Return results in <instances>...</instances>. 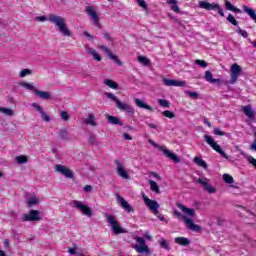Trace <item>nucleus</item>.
Listing matches in <instances>:
<instances>
[{
    "label": "nucleus",
    "instance_id": "51",
    "mask_svg": "<svg viewBox=\"0 0 256 256\" xmlns=\"http://www.w3.org/2000/svg\"><path fill=\"white\" fill-rule=\"evenodd\" d=\"M27 75H31V70L29 69H23L20 74L19 77L23 78V77H27Z\"/></svg>",
    "mask_w": 256,
    "mask_h": 256
},
{
    "label": "nucleus",
    "instance_id": "1",
    "mask_svg": "<svg viewBox=\"0 0 256 256\" xmlns=\"http://www.w3.org/2000/svg\"><path fill=\"white\" fill-rule=\"evenodd\" d=\"M48 21L56 25V27H58L60 33H62L64 37H71V31H69V28H67V23H65V18L61 16H57L55 14H50Z\"/></svg>",
    "mask_w": 256,
    "mask_h": 256
},
{
    "label": "nucleus",
    "instance_id": "26",
    "mask_svg": "<svg viewBox=\"0 0 256 256\" xmlns=\"http://www.w3.org/2000/svg\"><path fill=\"white\" fill-rule=\"evenodd\" d=\"M35 95H37V97H39L40 99H44V101H49V99H51V92L41 91L37 89Z\"/></svg>",
    "mask_w": 256,
    "mask_h": 256
},
{
    "label": "nucleus",
    "instance_id": "4",
    "mask_svg": "<svg viewBox=\"0 0 256 256\" xmlns=\"http://www.w3.org/2000/svg\"><path fill=\"white\" fill-rule=\"evenodd\" d=\"M204 139L206 143H208L210 147L214 149V151H216V153H219V155H221V157H223L224 159H229V156L225 153V151H223L221 146H219V144L215 142L213 137H211L210 135H204Z\"/></svg>",
    "mask_w": 256,
    "mask_h": 256
},
{
    "label": "nucleus",
    "instance_id": "25",
    "mask_svg": "<svg viewBox=\"0 0 256 256\" xmlns=\"http://www.w3.org/2000/svg\"><path fill=\"white\" fill-rule=\"evenodd\" d=\"M204 79H206V81H207L208 83H212V84L221 83V79H215V78H213V73H211L210 70H207V71L205 72Z\"/></svg>",
    "mask_w": 256,
    "mask_h": 256
},
{
    "label": "nucleus",
    "instance_id": "20",
    "mask_svg": "<svg viewBox=\"0 0 256 256\" xmlns=\"http://www.w3.org/2000/svg\"><path fill=\"white\" fill-rule=\"evenodd\" d=\"M185 223L188 227V229H190V231H193L194 233H201V231H203V228L195 223H193V220L190 218H186Z\"/></svg>",
    "mask_w": 256,
    "mask_h": 256
},
{
    "label": "nucleus",
    "instance_id": "12",
    "mask_svg": "<svg viewBox=\"0 0 256 256\" xmlns=\"http://www.w3.org/2000/svg\"><path fill=\"white\" fill-rule=\"evenodd\" d=\"M142 197L144 199L146 207H148L150 211H152V213H157L159 211V202L147 198L145 194H143Z\"/></svg>",
    "mask_w": 256,
    "mask_h": 256
},
{
    "label": "nucleus",
    "instance_id": "10",
    "mask_svg": "<svg viewBox=\"0 0 256 256\" xmlns=\"http://www.w3.org/2000/svg\"><path fill=\"white\" fill-rule=\"evenodd\" d=\"M197 183L202 185L204 191H207V193H210V194L217 193V190L215 189V187H213V185L209 183V179L205 177L198 178Z\"/></svg>",
    "mask_w": 256,
    "mask_h": 256
},
{
    "label": "nucleus",
    "instance_id": "44",
    "mask_svg": "<svg viewBox=\"0 0 256 256\" xmlns=\"http://www.w3.org/2000/svg\"><path fill=\"white\" fill-rule=\"evenodd\" d=\"M223 180L225 181V183H228L229 185H231L235 182V180H233L232 176L229 174H224Z\"/></svg>",
    "mask_w": 256,
    "mask_h": 256
},
{
    "label": "nucleus",
    "instance_id": "45",
    "mask_svg": "<svg viewBox=\"0 0 256 256\" xmlns=\"http://www.w3.org/2000/svg\"><path fill=\"white\" fill-rule=\"evenodd\" d=\"M162 115L164 117H167L168 119H175V113L169 111V110H165L162 112Z\"/></svg>",
    "mask_w": 256,
    "mask_h": 256
},
{
    "label": "nucleus",
    "instance_id": "64",
    "mask_svg": "<svg viewBox=\"0 0 256 256\" xmlns=\"http://www.w3.org/2000/svg\"><path fill=\"white\" fill-rule=\"evenodd\" d=\"M85 37L89 38V39H93V35H91L89 32L85 31L84 32Z\"/></svg>",
    "mask_w": 256,
    "mask_h": 256
},
{
    "label": "nucleus",
    "instance_id": "40",
    "mask_svg": "<svg viewBox=\"0 0 256 256\" xmlns=\"http://www.w3.org/2000/svg\"><path fill=\"white\" fill-rule=\"evenodd\" d=\"M15 160L17 161V163H19V165H23V164L27 163L28 158H27V156L20 155V156H16Z\"/></svg>",
    "mask_w": 256,
    "mask_h": 256
},
{
    "label": "nucleus",
    "instance_id": "21",
    "mask_svg": "<svg viewBox=\"0 0 256 256\" xmlns=\"http://www.w3.org/2000/svg\"><path fill=\"white\" fill-rule=\"evenodd\" d=\"M176 205H177L178 208L181 209V211L183 213H185V215H188L189 217H195V209L187 208V207H185V205H183L181 203H177Z\"/></svg>",
    "mask_w": 256,
    "mask_h": 256
},
{
    "label": "nucleus",
    "instance_id": "41",
    "mask_svg": "<svg viewBox=\"0 0 256 256\" xmlns=\"http://www.w3.org/2000/svg\"><path fill=\"white\" fill-rule=\"evenodd\" d=\"M158 105H160V107H165L166 109H169V107H171V103H169V101L165 99H158Z\"/></svg>",
    "mask_w": 256,
    "mask_h": 256
},
{
    "label": "nucleus",
    "instance_id": "33",
    "mask_svg": "<svg viewBox=\"0 0 256 256\" xmlns=\"http://www.w3.org/2000/svg\"><path fill=\"white\" fill-rule=\"evenodd\" d=\"M150 189L151 191H153V193H156V195L161 194V189L159 188V185L157 184V182L150 180Z\"/></svg>",
    "mask_w": 256,
    "mask_h": 256
},
{
    "label": "nucleus",
    "instance_id": "37",
    "mask_svg": "<svg viewBox=\"0 0 256 256\" xmlns=\"http://www.w3.org/2000/svg\"><path fill=\"white\" fill-rule=\"evenodd\" d=\"M59 137L60 139H63V141L69 140V132L67 131V129H61L59 131Z\"/></svg>",
    "mask_w": 256,
    "mask_h": 256
},
{
    "label": "nucleus",
    "instance_id": "47",
    "mask_svg": "<svg viewBox=\"0 0 256 256\" xmlns=\"http://www.w3.org/2000/svg\"><path fill=\"white\" fill-rule=\"evenodd\" d=\"M105 96L108 99H110L111 101H114V103H116V104H117V101H119V99L117 97H115V95L113 93L106 92Z\"/></svg>",
    "mask_w": 256,
    "mask_h": 256
},
{
    "label": "nucleus",
    "instance_id": "35",
    "mask_svg": "<svg viewBox=\"0 0 256 256\" xmlns=\"http://www.w3.org/2000/svg\"><path fill=\"white\" fill-rule=\"evenodd\" d=\"M161 249H165L166 251H169L171 249V247L169 246V242L167 240H165V238H161L158 241Z\"/></svg>",
    "mask_w": 256,
    "mask_h": 256
},
{
    "label": "nucleus",
    "instance_id": "58",
    "mask_svg": "<svg viewBox=\"0 0 256 256\" xmlns=\"http://www.w3.org/2000/svg\"><path fill=\"white\" fill-rule=\"evenodd\" d=\"M150 175L152 177H155V179H158V181H161L162 179L161 176H159V174H157L156 172H151Z\"/></svg>",
    "mask_w": 256,
    "mask_h": 256
},
{
    "label": "nucleus",
    "instance_id": "22",
    "mask_svg": "<svg viewBox=\"0 0 256 256\" xmlns=\"http://www.w3.org/2000/svg\"><path fill=\"white\" fill-rule=\"evenodd\" d=\"M242 111H243L244 115H246V117H248V119H255L256 112L253 111V108H251L250 105L244 106L242 108Z\"/></svg>",
    "mask_w": 256,
    "mask_h": 256
},
{
    "label": "nucleus",
    "instance_id": "50",
    "mask_svg": "<svg viewBox=\"0 0 256 256\" xmlns=\"http://www.w3.org/2000/svg\"><path fill=\"white\" fill-rule=\"evenodd\" d=\"M186 95H188V97H191V99H199V94L197 92L187 91Z\"/></svg>",
    "mask_w": 256,
    "mask_h": 256
},
{
    "label": "nucleus",
    "instance_id": "54",
    "mask_svg": "<svg viewBox=\"0 0 256 256\" xmlns=\"http://www.w3.org/2000/svg\"><path fill=\"white\" fill-rule=\"evenodd\" d=\"M236 31H237V33H239V35H242L244 37V39H247V37H249V33H247V31H245L241 28H238Z\"/></svg>",
    "mask_w": 256,
    "mask_h": 256
},
{
    "label": "nucleus",
    "instance_id": "55",
    "mask_svg": "<svg viewBox=\"0 0 256 256\" xmlns=\"http://www.w3.org/2000/svg\"><path fill=\"white\" fill-rule=\"evenodd\" d=\"M214 135L223 137V136H225V132L221 131V129H219V128H214Z\"/></svg>",
    "mask_w": 256,
    "mask_h": 256
},
{
    "label": "nucleus",
    "instance_id": "59",
    "mask_svg": "<svg viewBox=\"0 0 256 256\" xmlns=\"http://www.w3.org/2000/svg\"><path fill=\"white\" fill-rule=\"evenodd\" d=\"M123 137L126 141H133V137H131L129 134L127 133H124L123 134Z\"/></svg>",
    "mask_w": 256,
    "mask_h": 256
},
{
    "label": "nucleus",
    "instance_id": "15",
    "mask_svg": "<svg viewBox=\"0 0 256 256\" xmlns=\"http://www.w3.org/2000/svg\"><path fill=\"white\" fill-rule=\"evenodd\" d=\"M114 163L116 165V171L119 177H121L122 179H129V174L127 173V170H125V168L123 167V164H121L119 160H115Z\"/></svg>",
    "mask_w": 256,
    "mask_h": 256
},
{
    "label": "nucleus",
    "instance_id": "19",
    "mask_svg": "<svg viewBox=\"0 0 256 256\" xmlns=\"http://www.w3.org/2000/svg\"><path fill=\"white\" fill-rule=\"evenodd\" d=\"M34 109H36V111H39L41 118L43 119V121H45L46 123H49V121H51V116H49L47 113H45V111L43 110V107H41L39 104L37 103H32L31 105Z\"/></svg>",
    "mask_w": 256,
    "mask_h": 256
},
{
    "label": "nucleus",
    "instance_id": "60",
    "mask_svg": "<svg viewBox=\"0 0 256 256\" xmlns=\"http://www.w3.org/2000/svg\"><path fill=\"white\" fill-rule=\"evenodd\" d=\"M84 191H86V192L93 191V187L91 185H86L84 187Z\"/></svg>",
    "mask_w": 256,
    "mask_h": 256
},
{
    "label": "nucleus",
    "instance_id": "61",
    "mask_svg": "<svg viewBox=\"0 0 256 256\" xmlns=\"http://www.w3.org/2000/svg\"><path fill=\"white\" fill-rule=\"evenodd\" d=\"M251 151H256V140L253 141V143L250 146Z\"/></svg>",
    "mask_w": 256,
    "mask_h": 256
},
{
    "label": "nucleus",
    "instance_id": "56",
    "mask_svg": "<svg viewBox=\"0 0 256 256\" xmlns=\"http://www.w3.org/2000/svg\"><path fill=\"white\" fill-rule=\"evenodd\" d=\"M154 215H156L159 221H165V216H163V214H160L159 210L157 211V213H154Z\"/></svg>",
    "mask_w": 256,
    "mask_h": 256
},
{
    "label": "nucleus",
    "instance_id": "9",
    "mask_svg": "<svg viewBox=\"0 0 256 256\" xmlns=\"http://www.w3.org/2000/svg\"><path fill=\"white\" fill-rule=\"evenodd\" d=\"M21 221H41V212L38 210H31L28 214L22 215Z\"/></svg>",
    "mask_w": 256,
    "mask_h": 256
},
{
    "label": "nucleus",
    "instance_id": "18",
    "mask_svg": "<svg viewBox=\"0 0 256 256\" xmlns=\"http://www.w3.org/2000/svg\"><path fill=\"white\" fill-rule=\"evenodd\" d=\"M99 49H101V51H104V53H106L107 57L109 59H111L112 61H115L117 63V65H123V63L120 62L119 57L116 55H113L111 53V50H109V48H107V46H99Z\"/></svg>",
    "mask_w": 256,
    "mask_h": 256
},
{
    "label": "nucleus",
    "instance_id": "53",
    "mask_svg": "<svg viewBox=\"0 0 256 256\" xmlns=\"http://www.w3.org/2000/svg\"><path fill=\"white\" fill-rule=\"evenodd\" d=\"M138 5L139 7H141L142 9H144V11H147V9H149L147 7V2H145V0H138Z\"/></svg>",
    "mask_w": 256,
    "mask_h": 256
},
{
    "label": "nucleus",
    "instance_id": "57",
    "mask_svg": "<svg viewBox=\"0 0 256 256\" xmlns=\"http://www.w3.org/2000/svg\"><path fill=\"white\" fill-rule=\"evenodd\" d=\"M35 21H40L41 23H43V22L47 21V17H45V16H37L35 18Z\"/></svg>",
    "mask_w": 256,
    "mask_h": 256
},
{
    "label": "nucleus",
    "instance_id": "52",
    "mask_svg": "<svg viewBox=\"0 0 256 256\" xmlns=\"http://www.w3.org/2000/svg\"><path fill=\"white\" fill-rule=\"evenodd\" d=\"M195 63H196V65H199L203 69H205V67H207V62H205V60L197 59V60H195Z\"/></svg>",
    "mask_w": 256,
    "mask_h": 256
},
{
    "label": "nucleus",
    "instance_id": "49",
    "mask_svg": "<svg viewBox=\"0 0 256 256\" xmlns=\"http://www.w3.org/2000/svg\"><path fill=\"white\" fill-rule=\"evenodd\" d=\"M88 143H90V145H97V138L95 135L91 134L88 138Z\"/></svg>",
    "mask_w": 256,
    "mask_h": 256
},
{
    "label": "nucleus",
    "instance_id": "32",
    "mask_svg": "<svg viewBox=\"0 0 256 256\" xmlns=\"http://www.w3.org/2000/svg\"><path fill=\"white\" fill-rule=\"evenodd\" d=\"M168 5L171 6V10L174 11V13H181V9L179 8V5L177 4V0H167Z\"/></svg>",
    "mask_w": 256,
    "mask_h": 256
},
{
    "label": "nucleus",
    "instance_id": "46",
    "mask_svg": "<svg viewBox=\"0 0 256 256\" xmlns=\"http://www.w3.org/2000/svg\"><path fill=\"white\" fill-rule=\"evenodd\" d=\"M39 203V199L37 197H32L28 199V205L29 207H33Z\"/></svg>",
    "mask_w": 256,
    "mask_h": 256
},
{
    "label": "nucleus",
    "instance_id": "62",
    "mask_svg": "<svg viewBox=\"0 0 256 256\" xmlns=\"http://www.w3.org/2000/svg\"><path fill=\"white\" fill-rule=\"evenodd\" d=\"M9 245H10L9 239H5V240H4V247H5L6 249H9Z\"/></svg>",
    "mask_w": 256,
    "mask_h": 256
},
{
    "label": "nucleus",
    "instance_id": "7",
    "mask_svg": "<svg viewBox=\"0 0 256 256\" xmlns=\"http://www.w3.org/2000/svg\"><path fill=\"white\" fill-rule=\"evenodd\" d=\"M73 205L76 209H79L82 215H85L86 217H91L93 215V210L91 209V207L83 204V202L79 200H74Z\"/></svg>",
    "mask_w": 256,
    "mask_h": 256
},
{
    "label": "nucleus",
    "instance_id": "42",
    "mask_svg": "<svg viewBox=\"0 0 256 256\" xmlns=\"http://www.w3.org/2000/svg\"><path fill=\"white\" fill-rule=\"evenodd\" d=\"M226 19H227V21H228L229 23H231L232 25H234V27H237V25H239V22H237V20L235 19V16H233V14H229Z\"/></svg>",
    "mask_w": 256,
    "mask_h": 256
},
{
    "label": "nucleus",
    "instance_id": "36",
    "mask_svg": "<svg viewBox=\"0 0 256 256\" xmlns=\"http://www.w3.org/2000/svg\"><path fill=\"white\" fill-rule=\"evenodd\" d=\"M21 86L24 87L25 89H27L28 91H32L33 93L37 92L36 87L31 83L22 82Z\"/></svg>",
    "mask_w": 256,
    "mask_h": 256
},
{
    "label": "nucleus",
    "instance_id": "11",
    "mask_svg": "<svg viewBox=\"0 0 256 256\" xmlns=\"http://www.w3.org/2000/svg\"><path fill=\"white\" fill-rule=\"evenodd\" d=\"M116 107L117 109H119V111H126V113L130 116L135 115V108L127 104V102H122L121 100H118L116 103Z\"/></svg>",
    "mask_w": 256,
    "mask_h": 256
},
{
    "label": "nucleus",
    "instance_id": "29",
    "mask_svg": "<svg viewBox=\"0 0 256 256\" xmlns=\"http://www.w3.org/2000/svg\"><path fill=\"white\" fill-rule=\"evenodd\" d=\"M194 163L196 165H198V167H202V169H207V162L205 160H203V158L199 157V156H196L194 158Z\"/></svg>",
    "mask_w": 256,
    "mask_h": 256
},
{
    "label": "nucleus",
    "instance_id": "16",
    "mask_svg": "<svg viewBox=\"0 0 256 256\" xmlns=\"http://www.w3.org/2000/svg\"><path fill=\"white\" fill-rule=\"evenodd\" d=\"M116 197L117 201H119L121 207L126 211V213H133V207L129 205V202L125 198L121 197L119 194H117Z\"/></svg>",
    "mask_w": 256,
    "mask_h": 256
},
{
    "label": "nucleus",
    "instance_id": "2",
    "mask_svg": "<svg viewBox=\"0 0 256 256\" xmlns=\"http://www.w3.org/2000/svg\"><path fill=\"white\" fill-rule=\"evenodd\" d=\"M241 75H243V68H241L237 63L232 64L230 68L231 78L228 83L230 85H235V82L239 79V77H241Z\"/></svg>",
    "mask_w": 256,
    "mask_h": 256
},
{
    "label": "nucleus",
    "instance_id": "23",
    "mask_svg": "<svg viewBox=\"0 0 256 256\" xmlns=\"http://www.w3.org/2000/svg\"><path fill=\"white\" fill-rule=\"evenodd\" d=\"M85 51L87 53H89V55H92L93 59L95 61H101L102 58H101V55H99V53L97 52V50L93 49V48H90L89 46H85L84 47Z\"/></svg>",
    "mask_w": 256,
    "mask_h": 256
},
{
    "label": "nucleus",
    "instance_id": "30",
    "mask_svg": "<svg viewBox=\"0 0 256 256\" xmlns=\"http://www.w3.org/2000/svg\"><path fill=\"white\" fill-rule=\"evenodd\" d=\"M86 125H91V127H97V122H95V115L89 114L88 118L84 120Z\"/></svg>",
    "mask_w": 256,
    "mask_h": 256
},
{
    "label": "nucleus",
    "instance_id": "28",
    "mask_svg": "<svg viewBox=\"0 0 256 256\" xmlns=\"http://www.w3.org/2000/svg\"><path fill=\"white\" fill-rule=\"evenodd\" d=\"M106 118L110 125H123V122H121V120L116 116L107 115Z\"/></svg>",
    "mask_w": 256,
    "mask_h": 256
},
{
    "label": "nucleus",
    "instance_id": "63",
    "mask_svg": "<svg viewBox=\"0 0 256 256\" xmlns=\"http://www.w3.org/2000/svg\"><path fill=\"white\" fill-rule=\"evenodd\" d=\"M203 122L208 126L211 127V122H209V120L207 118H203Z\"/></svg>",
    "mask_w": 256,
    "mask_h": 256
},
{
    "label": "nucleus",
    "instance_id": "17",
    "mask_svg": "<svg viewBox=\"0 0 256 256\" xmlns=\"http://www.w3.org/2000/svg\"><path fill=\"white\" fill-rule=\"evenodd\" d=\"M163 83L167 87H185V85H187V83L185 81L171 80V79H167V78L163 79Z\"/></svg>",
    "mask_w": 256,
    "mask_h": 256
},
{
    "label": "nucleus",
    "instance_id": "3",
    "mask_svg": "<svg viewBox=\"0 0 256 256\" xmlns=\"http://www.w3.org/2000/svg\"><path fill=\"white\" fill-rule=\"evenodd\" d=\"M200 9H206V11H218L221 17H225V12H223V8L217 3H209L207 1L199 2Z\"/></svg>",
    "mask_w": 256,
    "mask_h": 256
},
{
    "label": "nucleus",
    "instance_id": "6",
    "mask_svg": "<svg viewBox=\"0 0 256 256\" xmlns=\"http://www.w3.org/2000/svg\"><path fill=\"white\" fill-rule=\"evenodd\" d=\"M135 241L139 243V245L134 246V249L135 251H137V253H146V255L151 254V251L149 250V246H147V243H145L144 238L136 236Z\"/></svg>",
    "mask_w": 256,
    "mask_h": 256
},
{
    "label": "nucleus",
    "instance_id": "27",
    "mask_svg": "<svg viewBox=\"0 0 256 256\" xmlns=\"http://www.w3.org/2000/svg\"><path fill=\"white\" fill-rule=\"evenodd\" d=\"M175 243L182 245L183 247H187V245H190L191 240L185 237H176Z\"/></svg>",
    "mask_w": 256,
    "mask_h": 256
},
{
    "label": "nucleus",
    "instance_id": "31",
    "mask_svg": "<svg viewBox=\"0 0 256 256\" xmlns=\"http://www.w3.org/2000/svg\"><path fill=\"white\" fill-rule=\"evenodd\" d=\"M225 7L227 11H233V13H241V9L235 7L232 3L229 2V0L225 1Z\"/></svg>",
    "mask_w": 256,
    "mask_h": 256
},
{
    "label": "nucleus",
    "instance_id": "39",
    "mask_svg": "<svg viewBox=\"0 0 256 256\" xmlns=\"http://www.w3.org/2000/svg\"><path fill=\"white\" fill-rule=\"evenodd\" d=\"M0 113L7 115L8 117H13V110L5 107H0Z\"/></svg>",
    "mask_w": 256,
    "mask_h": 256
},
{
    "label": "nucleus",
    "instance_id": "5",
    "mask_svg": "<svg viewBox=\"0 0 256 256\" xmlns=\"http://www.w3.org/2000/svg\"><path fill=\"white\" fill-rule=\"evenodd\" d=\"M105 217H106L107 223H109L111 225L112 231L116 235H120V233H125V229H123V228H121V226H119V222L117 221V218H115V216L106 214Z\"/></svg>",
    "mask_w": 256,
    "mask_h": 256
},
{
    "label": "nucleus",
    "instance_id": "34",
    "mask_svg": "<svg viewBox=\"0 0 256 256\" xmlns=\"http://www.w3.org/2000/svg\"><path fill=\"white\" fill-rule=\"evenodd\" d=\"M104 84L107 85V87H110V89H119V84L113 80L106 79L104 80Z\"/></svg>",
    "mask_w": 256,
    "mask_h": 256
},
{
    "label": "nucleus",
    "instance_id": "38",
    "mask_svg": "<svg viewBox=\"0 0 256 256\" xmlns=\"http://www.w3.org/2000/svg\"><path fill=\"white\" fill-rule=\"evenodd\" d=\"M138 61L139 63L145 66L151 65V60H149V58H147L146 56H139Z\"/></svg>",
    "mask_w": 256,
    "mask_h": 256
},
{
    "label": "nucleus",
    "instance_id": "13",
    "mask_svg": "<svg viewBox=\"0 0 256 256\" xmlns=\"http://www.w3.org/2000/svg\"><path fill=\"white\" fill-rule=\"evenodd\" d=\"M55 171H57V173H61L67 179H73L74 177L73 172L69 170V168H67L65 165L57 164L55 166Z\"/></svg>",
    "mask_w": 256,
    "mask_h": 256
},
{
    "label": "nucleus",
    "instance_id": "48",
    "mask_svg": "<svg viewBox=\"0 0 256 256\" xmlns=\"http://www.w3.org/2000/svg\"><path fill=\"white\" fill-rule=\"evenodd\" d=\"M174 215H175V217H177L178 219H182V221H184V223H185V220H186V219H189L187 216L181 214V212H179V211H177V210L174 211Z\"/></svg>",
    "mask_w": 256,
    "mask_h": 256
},
{
    "label": "nucleus",
    "instance_id": "43",
    "mask_svg": "<svg viewBox=\"0 0 256 256\" xmlns=\"http://www.w3.org/2000/svg\"><path fill=\"white\" fill-rule=\"evenodd\" d=\"M59 115H60L62 121H69V119H70L69 113H67V111L60 110Z\"/></svg>",
    "mask_w": 256,
    "mask_h": 256
},
{
    "label": "nucleus",
    "instance_id": "14",
    "mask_svg": "<svg viewBox=\"0 0 256 256\" xmlns=\"http://www.w3.org/2000/svg\"><path fill=\"white\" fill-rule=\"evenodd\" d=\"M158 149H159V151H161L163 153V155H165V157H167L168 159H171V161H174V163L181 162V159L178 158L177 154L169 151V149H167L163 146H159Z\"/></svg>",
    "mask_w": 256,
    "mask_h": 256
},
{
    "label": "nucleus",
    "instance_id": "8",
    "mask_svg": "<svg viewBox=\"0 0 256 256\" xmlns=\"http://www.w3.org/2000/svg\"><path fill=\"white\" fill-rule=\"evenodd\" d=\"M86 13L88 17L91 18V21L94 23V25L98 27V29H103V26L99 24V14H97V11H95L93 6H87Z\"/></svg>",
    "mask_w": 256,
    "mask_h": 256
},
{
    "label": "nucleus",
    "instance_id": "24",
    "mask_svg": "<svg viewBox=\"0 0 256 256\" xmlns=\"http://www.w3.org/2000/svg\"><path fill=\"white\" fill-rule=\"evenodd\" d=\"M135 104L136 107H139L140 109H146L147 111L153 112V107L149 106L147 103L139 98H135Z\"/></svg>",
    "mask_w": 256,
    "mask_h": 256
}]
</instances>
